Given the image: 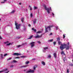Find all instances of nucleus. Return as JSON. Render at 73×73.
Masks as SVG:
<instances>
[{"mask_svg":"<svg viewBox=\"0 0 73 73\" xmlns=\"http://www.w3.org/2000/svg\"><path fill=\"white\" fill-rule=\"evenodd\" d=\"M7 54H4V57H5V56H6L7 55Z\"/></svg>","mask_w":73,"mask_h":73,"instance_id":"obj_42","label":"nucleus"},{"mask_svg":"<svg viewBox=\"0 0 73 73\" xmlns=\"http://www.w3.org/2000/svg\"><path fill=\"white\" fill-rule=\"evenodd\" d=\"M48 57H49V58H50L51 57V55H49L48 56Z\"/></svg>","mask_w":73,"mask_h":73,"instance_id":"obj_41","label":"nucleus"},{"mask_svg":"<svg viewBox=\"0 0 73 73\" xmlns=\"http://www.w3.org/2000/svg\"><path fill=\"white\" fill-rule=\"evenodd\" d=\"M29 8L30 9H32V7L30 6H29Z\"/></svg>","mask_w":73,"mask_h":73,"instance_id":"obj_29","label":"nucleus"},{"mask_svg":"<svg viewBox=\"0 0 73 73\" xmlns=\"http://www.w3.org/2000/svg\"><path fill=\"white\" fill-rule=\"evenodd\" d=\"M54 45H55V44H56V42H53Z\"/></svg>","mask_w":73,"mask_h":73,"instance_id":"obj_36","label":"nucleus"},{"mask_svg":"<svg viewBox=\"0 0 73 73\" xmlns=\"http://www.w3.org/2000/svg\"><path fill=\"white\" fill-rule=\"evenodd\" d=\"M57 41H58H58H60V38L58 37L57 38Z\"/></svg>","mask_w":73,"mask_h":73,"instance_id":"obj_16","label":"nucleus"},{"mask_svg":"<svg viewBox=\"0 0 73 73\" xmlns=\"http://www.w3.org/2000/svg\"><path fill=\"white\" fill-rule=\"evenodd\" d=\"M54 58H56L57 57V55L56 54V53H54Z\"/></svg>","mask_w":73,"mask_h":73,"instance_id":"obj_15","label":"nucleus"},{"mask_svg":"<svg viewBox=\"0 0 73 73\" xmlns=\"http://www.w3.org/2000/svg\"><path fill=\"white\" fill-rule=\"evenodd\" d=\"M33 36H30V37H29L28 38V39H31V38H32V37H33Z\"/></svg>","mask_w":73,"mask_h":73,"instance_id":"obj_23","label":"nucleus"},{"mask_svg":"<svg viewBox=\"0 0 73 73\" xmlns=\"http://www.w3.org/2000/svg\"><path fill=\"white\" fill-rule=\"evenodd\" d=\"M49 41H50V42H52L53 41V39H51V40H50Z\"/></svg>","mask_w":73,"mask_h":73,"instance_id":"obj_40","label":"nucleus"},{"mask_svg":"<svg viewBox=\"0 0 73 73\" xmlns=\"http://www.w3.org/2000/svg\"><path fill=\"white\" fill-rule=\"evenodd\" d=\"M2 37H1V38H0V39L1 40V39H2Z\"/></svg>","mask_w":73,"mask_h":73,"instance_id":"obj_60","label":"nucleus"},{"mask_svg":"<svg viewBox=\"0 0 73 73\" xmlns=\"http://www.w3.org/2000/svg\"><path fill=\"white\" fill-rule=\"evenodd\" d=\"M58 45H61V46L60 47V49L61 50H63L64 49H65V46H66V44H62V42L60 41H59L58 42Z\"/></svg>","mask_w":73,"mask_h":73,"instance_id":"obj_1","label":"nucleus"},{"mask_svg":"<svg viewBox=\"0 0 73 73\" xmlns=\"http://www.w3.org/2000/svg\"><path fill=\"white\" fill-rule=\"evenodd\" d=\"M30 16H31V17H32L33 16V15H32V14L31 13Z\"/></svg>","mask_w":73,"mask_h":73,"instance_id":"obj_47","label":"nucleus"},{"mask_svg":"<svg viewBox=\"0 0 73 73\" xmlns=\"http://www.w3.org/2000/svg\"><path fill=\"white\" fill-rule=\"evenodd\" d=\"M35 42H32L30 43V44L31 45V48H33L34 46H35Z\"/></svg>","mask_w":73,"mask_h":73,"instance_id":"obj_5","label":"nucleus"},{"mask_svg":"<svg viewBox=\"0 0 73 73\" xmlns=\"http://www.w3.org/2000/svg\"><path fill=\"white\" fill-rule=\"evenodd\" d=\"M32 30H33V31L35 33L36 32V29H35V28H32Z\"/></svg>","mask_w":73,"mask_h":73,"instance_id":"obj_11","label":"nucleus"},{"mask_svg":"<svg viewBox=\"0 0 73 73\" xmlns=\"http://www.w3.org/2000/svg\"><path fill=\"white\" fill-rule=\"evenodd\" d=\"M13 55H14V56H20V55H21V54L15 53L13 54Z\"/></svg>","mask_w":73,"mask_h":73,"instance_id":"obj_6","label":"nucleus"},{"mask_svg":"<svg viewBox=\"0 0 73 73\" xmlns=\"http://www.w3.org/2000/svg\"><path fill=\"white\" fill-rule=\"evenodd\" d=\"M20 58V57L19 56H17L15 57V58Z\"/></svg>","mask_w":73,"mask_h":73,"instance_id":"obj_31","label":"nucleus"},{"mask_svg":"<svg viewBox=\"0 0 73 73\" xmlns=\"http://www.w3.org/2000/svg\"><path fill=\"white\" fill-rule=\"evenodd\" d=\"M37 42L38 43V44H40L41 43V42H40V41H38Z\"/></svg>","mask_w":73,"mask_h":73,"instance_id":"obj_38","label":"nucleus"},{"mask_svg":"<svg viewBox=\"0 0 73 73\" xmlns=\"http://www.w3.org/2000/svg\"><path fill=\"white\" fill-rule=\"evenodd\" d=\"M53 27V25H52L50 26H48L46 28V27H45V33H47V32H48V31L50 32V30H51V29L50 28H52Z\"/></svg>","mask_w":73,"mask_h":73,"instance_id":"obj_2","label":"nucleus"},{"mask_svg":"<svg viewBox=\"0 0 73 73\" xmlns=\"http://www.w3.org/2000/svg\"><path fill=\"white\" fill-rule=\"evenodd\" d=\"M8 70V69L7 68H6L4 70L0 71V73H1V72H5L6 70Z\"/></svg>","mask_w":73,"mask_h":73,"instance_id":"obj_10","label":"nucleus"},{"mask_svg":"<svg viewBox=\"0 0 73 73\" xmlns=\"http://www.w3.org/2000/svg\"><path fill=\"white\" fill-rule=\"evenodd\" d=\"M70 44V43H69V42H68L67 44L68 45H69Z\"/></svg>","mask_w":73,"mask_h":73,"instance_id":"obj_53","label":"nucleus"},{"mask_svg":"<svg viewBox=\"0 0 73 73\" xmlns=\"http://www.w3.org/2000/svg\"><path fill=\"white\" fill-rule=\"evenodd\" d=\"M11 43H9V44H7V46H9V45H11Z\"/></svg>","mask_w":73,"mask_h":73,"instance_id":"obj_30","label":"nucleus"},{"mask_svg":"<svg viewBox=\"0 0 73 73\" xmlns=\"http://www.w3.org/2000/svg\"><path fill=\"white\" fill-rule=\"evenodd\" d=\"M24 19L23 18H22L21 19V21L22 23H23V21H24Z\"/></svg>","mask_w":73,"mask_h":73,"instance_id":"obj_18","label":"nucleus"},{"mask_svg":"<svg viewBox=\"0 0 73 73\" xmlns=\"http://www.w3.org/2000/svg\"><path fill=\"white\" fill-rule=\"evenodd\" d=\"M21 37H20V36H17V38H18V39H20V38H21Z\"/></svg>","mask_w":73,"mask_h":73,"instance_id":"obj_37","label":"nucleus"},{"mask_svg":"<svg viewBox=\"0 0 73 73\" xmlns=\"http://www.w3.org/2000/svg\"><path fill=\"white\" fill-rule=\"evenodd\" d=\"M64 53V51H62V52H61V54H63Z\"/></svg>","mask_w":73,"mask_h":73,"instance_id":"obj_39","label":"nucleus"},{"mask_svg":"<svg viewBox=\"0 0 73 73\" xmlns=\"http://www.w3.org/2000/svg\"><path fill=\"white\" fill-rule=\"evenodd\" d=\"M32 60H36L35 58H33L32 59Z\"/></svg>","mask_w":73,"mask_h":73,"instance_id":"obj_55","label":"nucleus"},{"mask_svg":"<svg viewBox=\"0 0 73 73\" xmlns=\"http://www.w3.org/2000/svg\"><path fill=\"white\" fill-rule=\"evenodd\" d=\"M53 35V33H50V35Z\"/></svg>","mask_w":73,"mask_h":73,"instance_id":"obj_49","label":"nucleus"},{"mask_svg":"<svg viewBox=\"0 0 73 73\" xmlns=\"http://www.w3.org/2000/svg\"><path fill=\"white\" fill-rule=\"evenodd\" d=\"M50 9H51V7H50Z\"/></svg>","mask_w":73,"mask_h":73,"instance_id":"obj_61","label":"nucleus"},{"mask_svg":"<svg viewBox=\"0 0 73 73\" xmlns=\"http://www.w3.org/2000/svg\"><path fill=\"white\" fill-rule=\"evenodd\" d=\"M42 36V34L41 35H37V38H40Z\"/></svg>","mask_w":73,"mask_h":73,"instance_id":"obj_7","label":"nucleus"},{"mask_svg":"<svg viewBox=\"0 0 73 73\" xmlns=\"http://www.w3.org/2000/svg\"><path fill=\"white\" fill-rule=\"evenodd\" d=\"M42 31H43V29H41Z\"/></svg>","mask_w":73,"mask_h":73,"instance_id":"obj_58","label":"nucleus"},{"mask_svg":"<svg viewBox=\"0 0 73 73\" xmlns=\"http://www.w3.org/2000/svg\"><path fill=\"white\" fill-rule=\"evenodd\" d=\"M29 27H31V24H29Z\"/></svg>","mask_w":73,"mask_h":73,"instance_id":"obj_52","label":"nucleus"},{"mask_svg":"<svg viewBox=\"0 0 73 73\" xmlns=\"http://www.w3.org/2000/svg\"><path fill=\"white\" fill-rule=\"evenodd\" d=\"M63 54H64V55H65V53H64H64H63Z\"/></svg>","mask_w":73,"mask_h":73,"instance_id":"obj_59","label":"nucleus"},{"mask_svg":"<svg viewBox=\"0 0 73 73\" xmlns=\"http://www.w3.org/2000/svg\"><path fill=\"white\" fill-rule=\"evenodd\" d=\"M35 72V70H31V69H30L29 70L27 71V72H26V73H34Z\"/></svg>","mask_w":73,"mask_h":73,"instance_id":"obj_4","label":"nucleus"},{"mask_svg":"<svg viewBox=\"0 0 73 73\" xmlns=\"http://www.w3.org/2000/svg\"><path fill=\"white\" fill-rule=\"evenodd\" d=\"M0 20H1V19H0Z\"/></svg>","mask_w":73,"mask_h":73,"instance_id":"obj_63","label":"nucleus"},{"mask_svg":"<svg viewBox=\"0 0 73 73\" xmlns=\"http://www.w3.org/2000/svg\"><path fill=\"white\" fill-rule=\"evenodd\" d=\"M13 65H12L11 66H10V68H13Z\"/></svg>","mask_w":73,"mask_h":73,"instance_id":"obj_46","label":"nucleus"},{"mask_svg":"<svg viewBox=\"0 0 73 73\" xmlns=\"http://www.w3.org/2000/svg\"><path fill=\"white\" fill-rule=\"evenodd\" d=\"M11 59H12V58H9V59H7V61H8L9 60H11Z\"/></svg>","mask_w":73,"mask_h":73,"instance_id":"obj_27","label":"nucleus"},{"mask_svg":"<svg viewBox=\"0 0 73 73\" xmlns=\"http://www.w3.org/2000/svg\"><path fill=\"white\" fill-rule=\"evenodd\" d=\"M52 15H53V16L54 15V13H52Z\"/></svg>","mask_w":73,"mask_h":73,"instance_id":"obj_51","label":"nucleus"},{"mask_svg":"<svg viewBox=\"0 0 73 73\" xmlns=\"http://www.w3.org/2000/svg\"><path fill=\"white\" fill-rule=\"evenodd\" d=\"M27 65L21 66L20 67V68H25L26 67H27Z\"/></svg>","mask_w":73,"mask_h":73,"instance_id":"obj_12","label":"nucleus"},{"mask_svg":"<svg viewBox=\"0 0 73 73\" xmlns=\"http://www.w3.org/2000/svg\"><path fill=\"white\" fill-rule=\"evenodd\" d=\"M4 1H3V2H1V3H4L5 1H7V0H3Z\"/></svg>","mask_w":73,"mask_h":73,"instance_id":"obj_22","label":"nucleus"},{"mask_svg":"<svg viewBox=\"0 0 73 73\" xmlns=\"http://www.w3.org/2000/svg\"><path fill=\"white\" fill-rule=\"evenodd\" d=\"M33 69H34V70H36V67H35V66L33 67Z\"/></svg>","mask_w":73,"mask_h":73,"instance_id":"obj_44","label":"nucleus"},{"mask_svg":"<svg viewBox=\"0 0 73 73\" xmlns=\"http://www.w3.org/2000/svg\"><path fill=\"white\" fill-rule=\"evenodd\" d=\"M44 7V8L45 9H49V8H47V7H46V5H45V4H44V5H43Z\"/></svg>","mask_w":73,"mask_h":73,"instance_id":"obj_9","label":"nucleus"},{"mask_svg":"<svg viewBox=\"0 0 73 73\" xmlns=\"http://www.w3.org/2000/svg\"><path fill=\"white\" fill-rule=\"evenodd\" d=\"M13 62L15 63H16V62H17V61L16 60H13Z\"/></svg>","mask_w":73,"mask_h":73,"instance_id":"obj_35","label":"nucleus"},{"mask_svg":"<svg viewBox=\"0 0 73 73\" xmlns=\"http://www.w3.org/2000/svg\"><path fill=\"white\" fill-rule=\"evenodd\" d=\"M16 11L15 10H13L11 12V13H15Z\"/></svg>","mask_w":73,"mask_h":73,"instance_id":"obj_19","label":"nucleus"},{"mask_svg":"<svg viewBox=\"0 0 73 73\" xmlns=\"http://www.w3.org/2000/svg\"><path fill=\"white\" fill-rule=\"evenodd\" d=\"M65 60H66V58L64 57V58H63V61L64 62H65Z\"/></svg>","mask_w":73,"mask_h":73,"instance_id":"obj_32","label":"nucleus"},{"mask_svg":"<svg viewBox=\"0 0 73 73\" xmlns=\"http://www.w3.org/2000/svg\"><path fill=\"white\" fill-rule=\"evenodd\" d=\"M46 10L48 13V14H49V13H50V10H49V9H46Z\"/></svg>","mask_w":73,"mask_h":73,"instance_id":"obj_14","label":"nucleus"},{"mask_svg":"<svg viewBox=\"0 0 73 73\" xmlns=\"http://www.w3.org/2000/svg\"><path fill=\"white\" fill-rule=\"evenodd\" d=\"M4 43L5 44H7L8 43H9V41H7L6 42H4Z\"/></svg>","mask_w":73,"mask_h":73,"instance_id":"obj_28","label":"nucleus"},{"mask_svg":"<svg viewBox=\"0 0 73 73\" xmlns=\"http://www.w3.org/2000/svg\"><path fill=\"white\" fill-rule=\"evenodd\" d=\"M1 58H3V54L1 55Z\"/></svg>","mask_w":73,"mask_h":73,"instance_id":"obj_26","label":"nucleus"},{"mask_svg":"<svg viewBox=\"0 0 73 73\" xmlns=\"http://www.w3.org/2000/svg\"><path fill=\"white\" fill-rule=\"evenodd\" d=\"M63 38H65V35L64 34L63 35Z\"/></svg>","mask_w":73,"mask_h":73,"instance_id":"obj_34","label":"nucleus"},{"mask_svg":"<svg viewBox=\"0 0 73 73\" xmlns=\"http://www.w3.org/2000/svg\"><path fill=\"white\" fill-rule=\"evenodd\" d=\"M48 49V47H46L44 48V50H46V49Z\"/></svg>","mask_w":73,"mask_h":73,"instance_id":"obj_24","label":"nucleus"},{"mask_svg":"<svg viewBox=\"0 0 73 73\" xmlns=\"http://www.w3.org/2000/svg\"><path fill=\"white\" fill-rule=\"evenodd\" d=\"M34 8L35 9H37V7L36 6H34Z\"/></svg>","mask_w":73,"mask_h":73,"instance_id":"obj_48","label":"nucleus"},{"mask_svg":"<svg viewBox=\"0 0 73 73\" xmlns=\"http://www.w3.org/2000/svg\"><path fill=\"white\" fill-rule=\"evenodd\" d=\"M41 32H42L41 31H38L37 32V33L39 34V33H41Z\"/></svg>","mask_w":73,"mask_h":73,"instance_id":"obj_20","label":"nucleus"},{"mask_svg":"<svg viewBox=\"0 0 73 73\" xmlns=\"http://www.w3.org/2000/svg\"><path fill=\"white\" fill-rule=\"evenodd\" d=\"M19 5H21V3H19Z\"/></svg>","mask_w":73,"mask_h":73,"instance_id":"obj_54","label":"nucleus"},{"mask_svg":"<svg viewBox=\"0 0 73 73\" xmlns=\"http://www.w3.org/2000/svg\"><path fill=\"white\" fill-rule=\"evenodd\" d=\"M30 10H32V9H31Z\"/></svg>","mask_w":73,"mask_h":73,"instance_id":"obj_64","label":"nucleus"},{"mask_svg":"<svg viewBox=\"0 0 73 73\" xmlns=\"http://www.w3.org/2000/svg\"><path fill=\"white\" fill-rule=\"evenodd\" d=\"M36 23V19H35L33 21V24H35Z\"/></svg>","mask_w":73,"mask_h":73,"instance_id":"obj_13","label":"nucleus"},{"mask_svg":"<svg viewBox=\"0 0 73 73\" xmlns=\"http://www.w3.org/2000/svg\"><path fill=\"white\" fill-rule=\"evenodd\" d=\"M72 62H73V60H72Z\"/></svg>","mask_w":73,"mask_h":73,"instance_id":"obj_62","label":"nucleus"},{"mask_svg":"<svg viewBox=\"0 0 73 73\" xmlns=\"http://www.w3.org/2000/svg\"><path fill=\"white\" fill-rule=\"evenodd\" d=\"M35 38H37V36H35Z\"/></svg>","mask_w":73,"mask_h":73,"instance_id":"obj_57","label":"nucleus"},{"mask_svg":"<svg viewBox=\"0 0 73 73\" xmlns=\"http://www.w3.org/2000/svg\"><path fill=\"white\" fill-rule=\"evenodd\" d=\"M69 65L70 66H73V64H69Z\"/></svg>","mask_w":73,"mask_h":73,"instance_id":"obj_43","label":"nucleus"},{"mask_svg":"<svg viewBox=\"0 0 73 73\" xmlns=\"http://www.w3.org/2000/svg\"><path fill=\"white\" fill-rule=\"evenodd\" d=\"M21 46V45H19L18 46V47L19 48L20 47V46Z\"/></svg>","mask_w":73,"mask_h":73,"instance_id":"obj_50","label":"nucleus"},{"mask_svg":"<svg viewBox=\"0 0 73 73\" xmlns=\"http://www.w3.org/2000/svg\"><path fill=\"white\" fill-rule=\"evenodd\" d=\"M29 63V61H27L26 62H25V64H28Z\"/></svg>","mask_w":73,"mask_h":73,"instance_id":"obj_21","label":"nucleus"},{"mask_svg":"<svg viewBox=\"0 0 73 73\" xmlns=\"http://www.w3.org/2000/svg\"><path fill=\"white\" fill-rule=\"evenodd\" d=\"M42 65H45V62H42Z\"/></svg>","mask_w":73,"mask_h":73,"instance_id":"obj_17","label":"nucleus"},{"mask_svg":"<svg viewBox=\"0 0 73 73\" xmlns=\"http://www.w3.org/2000/svg\"><path fill=\"white\" fill-rule=\"evenodd\" d=\"M67 72L68 73H69V70L68 69L67 70Z\"/></svg>","mask_w":73,"mask_h":73,"instance_id":"obj_45","label":"nucleus"},{"mask_svg":"<svg viewBox=\"0 0 73 73\" xmlns=\"http://www.w3.org/2000/svg\"><path fill=\"white\" fill-rule=\"evenodd\" d=\"M55 27H56V30L57 31V30H58V26H56Z\"/></svg>","mask_w":73,"mask_h":73,"instance_id":"obj_25","label":"nucleus"},{"mask_svg":"<svg viewBox=\"0 0 73 73\" xmlns=\"http://www.w3.org/2000/svg\"><path fill=\"white\" fill-rule=\"evenodd\" d=\"M8 72H9V71H8L7 72H6L5 73H8Z\"/></svg>","mask_w":73,"mask_h":73,"instance_id":"obj_56","label":"nucleus"},{"mask_svg":"<svg viewBox=\"0 0 73 73\" xmlns=\"http://www.w3.org/2000/svg\"><path fill=\"white\" fill-rule=\"evenodd\" d=\"M15 25L16 27V29L18 30L20 29V26H21V24H18V23H17L16 21H15Z\"/></svg>","mask_w":73,"mask_h":73,"instance_id":"obj_3","label":"nucleus"},{"mask_svg":"<svg viewBox=\"0 0 73 73\" xmlns=\"http://www.w3.org/2000/svg\"><path fill=\"white\" fill-rule=\"evenodd\" d=\"M21 58H25V56H21Z\"/></svg>","mask_w":73,"mask_h":73,"instance_id":"obj_33","label":"nucleus"},{"mask_svg":"<svg viewBox=\"0 0 73 73\" xmlns=\"http://www.w3.org/2000/svg\"><path fill=\"white\" fill-rule=\"evenodd\" d=\"M65 46V48H66V50H68V49H69V46Z\"/></svg>","mask_w":73,"mask_h":73,"instance_id":"obj_8","label":"nucleus"}]
</instances>
